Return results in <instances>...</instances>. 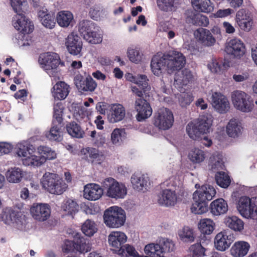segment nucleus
I'll return each instance as SVG.
<instances>
[{"mask_svg":"<svg viewBox=\"0 0 257 257\" xmlns=\"http://www.w3.org/2000/svg\"><path fill=\"white\" fill-rule=\"evenodd\" d=\"M46 16L45 19H41L42 24L46 28L49 29L53 28L56 24L55 17L51 15H46Z\"/></svg>","mask_w":257,"mask_h":257,"instance_id":"0e129e2a","label":"nucleus"},{"mask_svg":"<svg viewBox=\"0 0 257 257\" xmlns=\"http://www.w3.org/2000/svg\"><path fill=\"white\" fill-rule=\"evenodd\" d=\"M103 188L96 184H90L85 186L84 197L89 200H96L99 199L103 193Z\"/></svg>","mask_w":257,"mask_h":257,"instance_id":"cd10ccee","label":"nucleus"},{"mask_svg":"<svg viewBox=\"0 0 257 257\" xmlns=\"http://www.w3.org/2000/svg\"><path fill=\"white\" fill-rule=\"evenodd\" d=\"M84 155H86V157L91 160L92 162L94 161L100 160V158L101 155L99 153V151L93 148H87L83 150Z\"/></svg>","mask_w":257,"mask_h":257,"instance_id":"052dcab7","label":"nucleus"},{"mask_svg":"<svg viewBox=\"0 0 257 257\" xmlns=\"http://www.w3.org/2000/svg\"><path fill=\"white\" fill-rule=\"evenodd\" d=\"M166 54L162 56L156 55L153 56L151 63V67L153 74L156 76L160 75L164 70H168Z\"/></svg>","mask_w":257,"mask_h":257,"instance_id":"b1692460","label":"nucleus"},{"mask_svg":"<svg viewBox=\"0 0 257 257\" xmlns=\"http://www.w3.org/2000/svg\"><path fill=\"white\" fill-rule=\"evenodd\" d=\"M192 6L196 11L209 13L214 9L210 0H191Z\"/></svg>","mask_w":257,"mask_h":257,"instance_id":"72a5a7b5","label":"nucleus"},{"mask_svg":"<svg viewBox=\"0 0 257 257\" xmlns=\"http://www.w3.org/2000/svg\"><path fill=\"white\" fill-rule=\"evenodd\" d=\"M125 116V109L119 103L112 104L110 109L109 118L112 122L122 120Z\"/></svg>","mask_w":257,"mask_h":257,"instance_id":"c756f323","label":"nucleus"},{"mask_svg":"<svg viewBox=\"0 0 257 257\" xmlns=\"http://www.w3.org/2000/svg\"><path fill=\"white\" fill-rule=\"evenodd\" d=\"M156 3L159 10L164 12H175L177 9L175 0H157Z\"/></svg>","mask_w":257,"mask_h":257,"instance_id":"79ce46f5","label":"nucleus"},{"mask_svg":"<svg viewBox=\"0 0 257 257\" xmlns=\"http://www.w3.org/2000/svg\"><path fill=\"white\" fill-rule=\"evenodd\" d=\"M63 107L61 103H57L54 106L53 124L61 125L63 121Z\"/></svg>","mask_w":257,"mask_h":257,"instance_id":"603ef678","label":"nucleus"},{"mask_svg":"<svg viewBox=\"0 0 257 257\" xmlns=\"http://www.w3.org/2000/svg\"><path fill=\"white\" fill-rule=\"evenodd\" d=\"M231 99L235 108L241 111L248 112L253 108V100L251 97L243 91H233L231 94Z\"/></svg>","mask_w":257,"mask_h":257,"instance_id":"f8f14e48","label":"nucleus"},{"mask_svg":"<svg viewBox=\"0 0 257 257\" xmlns=\"http://www.w3.org/2000/svg\"><path fill=\"white\" fill-rule=\"evenodd\" d=\"M224 222L227 226L235 231H240L243 229V221L237 216H227Z\"/></svg>","mask_w":257,"mask_h":257,"instance_id":"4c0bfd02","label":"nucleus"},{"mask_svg":"<svg viewBox=\"0 0 257 257\" xmlns=\"http://www.w3.org/2000/svg\"><path fill=\"white\" fill-rule=\"evenodd\" d=\"M13 148V146L6 142H0V156L8 154L10 153Z\"/></svg>","mask_w":257,"mask_h":257,"instance_id":"338daca9","label":"nucleus"},{"mask_svg":"<svg viewBox=\"0 0 257 257\" xmlns=\"http://www.w3.org/2000/svg\"><path fill=\"white\" fill-rule=\"evenodd\" d=\"M212 104L220 113H226L229 108V103L226 97L220 92H215L212 94Z\"/></svg>","mask_w":257,"mask_h":257,"instance_id":"5701e85b","label":"nucleus"},{"mask_svg":"<svg viewBox=\"0 0 257 257\" xmlns=\"http://www.w3.org/2000/svg\"><path fill=\"white\" fill-rule=\"evenodd\" d=\"M189 250L193 257H203L205 255V249L200 243L191 245Z\"/></svg>","mask_w":257,"mask_h":257,"instance_id":"bf43d9fd","label":"nucleus"},{"mask_svg":"<svg viewBox=\"0 0 257 257\" xmlns=\"http://www.w3.org/2000/svg\"><path fill=\"white\" fill-rule=\"evenodd\" d=\"M76 87L81 92H92L97 87V83L90 76L84 78L82 76H77L75 79Z\"/></svg>","mask_w":257,"mask_h":257,"instance_id":"412c9836","label":"nucleus"},{"mask_svg":"<svg viewBox=\"0 0 257 257\" xmlns=\"http://www.w3.org/2000/svg\"><path fill=\"white\" fill-rule=\"evenodd\" d=\"M174 121L173 113L169 109L162 107L155 113L153 118L154 125L159 130L166 131L172 127Z\"/></svg>","mask_w":257,"mask_h":257,"instance_id":"9b49d317","label":"nucleus"},{"mask_svg":"<svg viewBox=\"0 0 257 257\" xmlns=\"http://www.w3.org/2000/svg\"><path fill=\"white\" fill-rule=\"evenodd\" d=\"M237 23L241 29L244 31L248 32L251 29L253 20L252 18L250 17L244 18Z\"/></svg>","mask_w":257,"mask_h":257,"instance_id":"e2e57ef3","label":"nucleus"},{"mask_svg":"<svg viewBox=\"0 0 257 257\" xmlns=\"http://www.w3.org/2000/svg\"><path fill=\"white\" fill-rule=\"evenodd\" d=\"M180 239L183 242H191L194 241V236L192 229L184 227L178 232Z\"/></svg>","mask_w":257,"mask_h":257,"instance_id":"6e6d98bb","label":"nucleus"},{"mask_svg":"<svg viewBox=\"0 0 257 257\" xmlns=\"http://www.w3.org/2000/svg\"><path fill=\"white\" fill-rule=\"evenodd\" d=\"M215 178L217 184L222 188H226L230 184L231 180L230 177L224 172H217Z\"/></svg>","mask_w":257,"mask_h":257,"instance_id":"de8ad7c7","label":"nucleus"},{"mask_svg":"<svg viewBox=\"0 0 257 257\" xmlns=\"http://www.w3.org/2000/svg\"><path fill=\"white\" fill-rule=\"evenodd\" d=\"M89 243L83 237H79L75 240V250L80 252H86L90 250Z\"/></svg>","mask_w":257,"mask_h":257,"instance_id":"864d4df0","label":"nucleus"},{"mask_svg":"<svg viewBox=\"0 0 257 257\" xmlns=\"http://www.w3.org/2000/svg\"><path fill=\"white\" fill-rule=\"evenodd\" d=\"M127 56L130 61L135 63H138L142 60V56L137 49H128Z\"/></svg>","mask_w":257,"mask_h":257,"instance_id":"680f3d73","label":"nucleus"},{"mask_svg":"<svg viewBox=\"0 0 257 257\" xmlns=\"http://www.w3.org/2000/svg\"><path fill=\"white\" fill-rule=\"evenodd\" d=\"M61 124L58 125V123H52L50 131L45 133L46 137L51 141H61L62 139L61 135Z\"/></svg>","mask_w":257,"mask_h":257,"instance_id":"37998d69","label":"nucleus"},{"mask_svg":"<svg viewBox=\"0 0 257 257\" xmlns=\"http://www.w3.org/2000/svg\"><path fill=\"white\" fill-rule=\"evenodd\" d=\"M229 66L228 62H226L225 60L220 59H213L208 64V68L214 73H223Z\"/></svg>","mask_w":257,"mask_h":257,"instance_id":"e433bc0d","label":"nucleus"},{"mask_svg":"<svg viewBox=\"0 0 257 257\" xmlns=\"http://www.w3.org/2000/svg\"><path fill=\"white\" fill-rule=\"evenodd\" d=\"M36 150L33 145L25 142L18 144L16 153L19 157L23 158V163L25 166L39 167L44 164L47 159L56 158V153L49 147L44 146L38 147V152L40 156L33 155Z\"/></svg>","mask_w":257,"mask_h":257,"instance_id":"f257e3e1","label":"nucleus"},{"mask_svg":"<svg viewBox=\"0 0 257 257\" xmlns=\"http://www.w3.org/2000/svg\"><path fill=\"white\" fill-rule=\"evenodd\" d=\"M81 230L85 235L91 236L97 231V228L94 221L87 219L82 224Z\"/></svg>","mask_w":257,"mask_h":257,"instance_id":"8fccbe9b","label":"nucleus"},{"mask_svg":"<svg viewBox=\"0 0 257 257\" xmlns=\"http://www.w3.org/2000/svg\"><path fill=\"white\" fill-rule=\"evenodd\" d=\"M39 62L46 70L56 69L59 65L64 66V62H61L59 56L55 53L41 54L39 58Z\"/></svg>","mask_w":257,"mask_h":257,"instance_id":"dca6fc26","label":"nucleus"},{"mask_svg":"<svg viewBox=\"0 0 257 257\" xmlns=\"http://www.w3.org/2000/svg\"><path fill=\"white\" fill-rule=\"evenodd\" d=\"M210 211L214 215H219L226 212L228 210L227 202L222 198L216 199L210 204Z\"/></svg>","mask_w":257,"mask_h":257,"instance_id":"473e14b6","label":"nucleus"},{"mask_svg":"<svg viewBox=\"0 0 257 257\" xmlns=\"http://www.w3.org/2000/svg\"><path fill=\"white\" fill-rule=\"evenodd\" d=\"M131 182L133 187L138 191L143 190V188L147 187L148 178L144 175L134 174L131 178Z\"/></svg>","mask_w":257,"mask_h":257,"instance_id":"a19ab883","label":"nucleus"},{"mask_svg":"<svg viewBox=\"0 0 257 257\" xmlns=\"http://www.w3.org/2000/svg\"><path fill=\"white\" fill-rule=\"evenodd\" d=\"M215 188L208 184L202 185L193 194L194 203L191 207V212L196 214H201L207 210L208 203L215 196Z\"/></svg>","mask_w":257,"mask_h":257,"instance_id":"f03ea898","label":"nucleus"},{"mask_svg":"<svg viewBox=\"0 0 257 257\" xmlns=\"http://www.w3.org/2000/svg\"><path fill=\"white\" fill-rule=\"evenodd\" d=\"M79 32L89 43L100 44L103 40V33L100 28L94 22L89 20H83L79 25Z\"/></svg>","mask_w":257,"mask_h":257,"instance_id":"7ed1b4c3","label":"nucleus"},{"mask_svg":"<svg viewBox=\"0 0 257 257\" xmlns=\"http://www.w3.org/2000/svg\"><path fill=\"white\" fill-rule=\"evenodd\" d=\"M62 251L65 253H68L75 250V241L65 240L62 246Z\"/></svg>","mask_w":257,"mask_h":257,"instance_id":"69168bd1","label":"nucleus"},{"mask_svg":"<svg viewBox=\"0 0 257 257\" xmlns=\"http://www.w3.org/2000/svg\"><path fill=\"white\" fill-rule=\"evenodd\" d=\"M188 157L190 161L194 163H200L205 158L204 152L197 148L192 150L190 152Z\"/></svg>","mask_w":257,"mask_h":257,"instance_id":"3c124183","label":"nucleus"},{"mask_svg":"<svg viewBox=\"0 0 257 257\" xmlns=\"http://www.w3.org/2000/svg\"><path fill=\"white\" fill-rule=\"evenodd\" d=\"M237 209L242 216L257 220V197H241L239 200Z\"/></svg>","mask_w":257,"mask_h":257,"instance_id":"9d476101","label":"nucleus"},{"mask_svg":"<svg viewBox=\"0 0 257 257\" xmlns=\"http://www.w3.org/2000/svg\"><path fill=\"white\" fill-rule=\"evenodd\" d=\"M116 253L125 257H141L135 248L128 244H123Z\"/></svg>","mask_w":257,"mask_h":257,"instance_id":"09e8293b","label":"nucleus"},{"mask_svg":"<svg viewBox=\"0 0 257 257\" xmlns=\"http://www.w3.org/2000/svg\"><path fill=\"white\" fill-rule=\"evenodd\" d=\"M125 137L124 128H115L111 134V141L115 145H119L122 142V138Z\"/></svg>","mask_w":257,"mask_h":257,"instance_id":"4d7b16f0","label":"nucleus"},{"mask_svg":"<svg viewBox=\"0 0 257 257\" xmlns=\"http://www.w3.org/2000/svg\"><path fill=\"white\" fill-rule=\"evenodd\" d=\"M108 240L111 249L116 253L126 241L127 236L123 232L112 231L108 235Z\"/></svg>","mask_w":257,"mask_h":257,"instance_id":"4be33fe9","label":"nucleus"},{"mask_svg":"<svg viewBox=\"0 0 257 257\" xmlns=\"http://www.w3.org/2000/svg\"><path fill=\"white\" fill-rule=\"evenodd\" d=\"M53 89V96L55 99L63 100L69 93V86L63 81L57 82Z\"/></svg>","mask_w":257,"mask_h":257,"instance_id":"7c9ffc66","label":"nucleus"},{"mask_svg":"<svg viewBox=\"0 0 257 257\" xmlns=\"http://www.w3.org/2000/svg\"><path fill=\"white\" fill-rule=\"evenodd\" d=\"M33 218L39 222L47 220L50 216L51 209L47 203H34L30 208Z\"/></svg>","mask_w":257,"mask_h":257,"instance_id":"2eb2a0df","label":"nucleus"},{"mask_svg":"<svg viewBox=\"0 0 257 257\" xmlns=\"http://www.w3.org/2000/svg\"><path fill=\"white\" fill-rule=\"evenodd\" d=\"M65 46L68 52L73 56H81L83 43L80 37L74 32L70 34L65 41Z\"/></svg>","mask_w":257,"mask_h":257,"instance_id":"f3484780","label":"nucleus"},{"mask_svg":"<svg viewBox=\"0 0 257 257\" xmlns=\"http://www.w3.org/2000/svg\"><path fill=\"white\" fill-rule=\"evenodd\" d=\"M10 1L11 6L14 10L19 15V18L14 24L15 28L23 34L31 33L34 29V26L32 22L21 13L22 12V6L25 0Z\"/></svg>","mask_w":257,"mask_h":257,"instance_id":"0eeeda50","label":"nucleus"},{"mask_svg":"<svg viewBox=\"0 0 257 257\" xmlns=\"http://www.w3.org/2000/svg\"><path fill=\"white\" fill-rule=\"evenodd\" d=\"M186 21L188 24L201 27H207L209 24L208 17L202 14L188 10L186 12Z\"/></svg>","mask_w":257,"mask_h":257,"instance_id":"393cba45","label":"nucleus"},{"mask_svg":"<svg viewBox=\"0 0 257 257\" xmlns=\"http://www.w3.org/2000/svg\"><path fill=\"white\" fill-rule=\"evenodd\" d=\"M168 70L179 71L186 64V58L182 53L176 51L166 54Z\"/></svg>","mask_w":257,"mask_h":257,"instance_id":"4468645a","label":"nucleus"},{"mask_svg":"<svg viewBox=\"0 0 257 257\" xmlns=\"http://www.w3.org/2000/svg\"><path fill=\"white\" fill-rule=\"evenodd\" d=\"M135 109L138 112L137 119L141 121L150 117L152 109L150 103L143 98H139L135 101Z\"/></svg>","mask_w":257,"mask_h":257,"instance_id":"aec40b11","label":"nucleus"},{"mask_svg":"<svg viewBox=\"0 0 257 257\" xmlns=\"http://www.w3.org/2000/svg\"><path fill=\"white\" fill-rule=\"evenodd\" d=\"M193 76L191 71L188 69H184L182 71H178L175 74L174 84L179 88H182L191 82Z\"/></svg>","mask_w":257,"mask_h":257,"instance_id":"bb28decb","label":"nucleus"},{"mask_svg":"<svg viewBox=\"0 0 257 257\" xmlns=\"http://www.w3.org/2000/svg\"><path fill=\"white\" fill-rule=\"evenodd\" d=\"M6 176L9 182L18 183L23 177L22 171L19 168H11L7 172Z\"/></svg>","mask_w":257,"mask_h":257,"instance_id":"a18cd8bd","label":"nucleus"},{"mask_svg":"<svg viewBox=\"0 0 257 257\" xmlns=\"http://www.w3.org/2000/svg\"><path fill=\"white\" fill-rule=\"evenodd\" d=\"M250 248L249 244L244 241L235 242L230 249L231 254L234 257H243Z\"/></svg>","mask_w":257,"mask_h":257,"instance_id":"2f4dec72","label":"nucleus"},{"mask_svg":"<svg viewBox=\"0 0 257 257\" xmlns=\"http://www.w3.org/2000/svg\"><path fill=\"white\" fill-rule=\"evenodd\" d=\"M73 20V16L69 11H61L57 16V22L62 27H67Z\"/></svg>","mask_w":257,"mask_h":257,"instance_id":"58836bf2","label":"nucleus"},{"mask_svg":"<svg viewBox=\"0 0 257 257\" xmlns=\"http://www.w3.org/2000/svg\"><path fill=\"white\" fill-rule=\"evenodd\" d=\"M102 186L106 195L115 199L124 198L127 194L125 185L118 182L113 178H106L102 183Z\"/></svg>","mask_w":257,"mask_h":257,"instance_id":"6e6552de","label":"nucleus"},{"mask_svg":"<svg viewBox=\"0 0 257 257\" xmlns=\"http://www.w3.org/2000/svg\"><path fill=\"white\" fill-rule=\"evenodd\" d=\"M244 44L239 39H233L226 44L225 48L226 53L234 58L240 59L245 53Z\"/></svg>","mask_w":257,"mask_h":257,"instance_id":"a211bd4d","label":"nucleus"},{"mask_svg":"<svg viewBox=\"0 0 257 257\" xmlns=\"http://www.w3.org/2000/svg\"><path fill=\"white\" fill-rule=\"evenodd\" d=\"M250 17H251L250 14L247 13L245 9H240L236 13L235 18L236 22L238 23V22L242 21L243 19Z\"/></svg>","mask_w":257,"mask_h":257,"instance_id":"774afa93","label":"nucleus"},{"mask_svg":"<svg viewBox=\"0 0 257 257\" xmlns=\"http://www.w3.org/2000/svg\"><path fill=\"white\" fill-rule=\"evenodd\" d=\"M177 197L175 191L166 189L163 190L159 196L158 203L166 206H174L177 202Z\"/></svg>","mask_w":257,"mask_h":257,"instance_id":"c85d7f7f","label":"nucleus"},{"mask_svg":"<svg viewBox=\"0 0 257 257\" xmlns=\"http://www.w3.org/2000/svg\"><path fill=\"white\" fill-rule=\"evenodd\" d=\"M208 167L209 169L212 172L223 169L224 165L222 156L217 152L213 154L209 158Z\"/></svg>","mask_w":257,"mask_h":257,"instance_id":"c9c22d12","label":"nucleus"},{"mask_svg":"<svg viewBox=\"0 0 257 257\" xmlns=\"http://www.w3.org/2000/svg\"><path fill=\"white\" fill-rule=\"evenodd\" d=\"M66 131L72 137L76 138H82L84 132L80 126L75 121H71L68 123L66 125Z\"/></svg>","mask_w":257,"mask_h":257,"instance_id":"c03bdc74","label":"nucleus"},{"mask_svg":"<svg viewBox=\"0 0 257 257\" xmlns=\"http://www.w3.org/2000/svg\"><path fill=\"white\" fill-rule=\"evenodd\" d=\"M242 126L241 122L235 118L231 119L226 126V132L230 137H237L241 134Z\"/></svg>","mask_w":257,"mask_h":257,"instance_id":"f704fd0d","label":"nucleus"},{"mask_svg":"<svg viewBox=\"0 0 257 257\" xmlns=\"http://www.w3.org/2000/svg\"><path fill=\"white\" fill-rule=\"evenodd\" d=\"M103 219L106 225L109 227L118 228L124 223L125 213L121 207L112 206L104 211Z\"/></svg>","mask_w":257,"mask_h":257,"instance_id":"1a4fd4ad","label":"nucleus"},{"mask_svg":"<svg viewBox=\"0 0 257 257\" xmlns=\"http://www.w3.org/2000/svg\"><path fill=\"white\" fill-rule=\"evenodd\" d=\"M90 136L92 138L93 145L98 148L102 147L105 143L106 138L103 133H97L96 131L94 130L91 132Z\"/></svg>","mask_w":257,"mask_h":257,"instance_id":"5fc2aeb1","label":"nucleus"},{"mask_svg":"<svg viewBox=\"0 0 257 257\" xmlns=\"http://www.w3.org/2000/svg\"><path fill=\"white\" fill-rule=\"evenodd\" d=\"M194 35L198 42L204 46H212L216 42L211 33L206 29L199 28L194 32Z\"/></svg>","mask_w":257,"mask_h":257,"instance_id":"a878e982","label":"nucleus"},{"mask_svg":"<svg viewBox=\"0 0 257 257\" xmlns=\"http://www.w3.org/2000/svg\"><path fill=\"white\" fill-rule=\"evenodd\" d=\"M131 81L138 85L141 89L144 92L149 91L151 89L150 86L149 85V79L147 76L144 74H139L137 76H132Z\"/></svg>","mask_w":257,"mask_h":257,"instance_id":"ea45409f","label":"nucleus"},{"mask_svg":"<svg viewBox=\"0 0 257 257\" xmlns=\"http://www.w3.org/2000/svg\"><path fill=\"white\" fill-rule=\"evenodd\" d=\"M62 208L63 210L70 215L75 214L79 210V205L73 200L68 199L64 203Z\"/></svg>","mask_w":257,"mask_h":257,"instance_id":"13d9d810","label":"nucleus"},{"mask_svg":"<svg viewBox=\"0 0 257 257\" xmlns=\"http://www.w3.org/2000/svg\"><path fill=\"white\" fill-rule=\"evenodd\" d=\"M2 219L7 224L15 223L18 225H23L26 222L25 216L23 215L21 211L11 207H6L3 209Z\"/></svg>","mask_w":257,"mask_h":257,"instance_id":"ddd939ff","label":"nucleus"},{"mask_svg":"<svg viewBox=\"0 0 257 257\" xmlns=\"http://www.w3.org/2000/svg\"><path fill=\"white\" fill-rule=\"evenodd\" d=\"M212 124L211 117L203 115L196 122H189L186 126V132L190 138L196 140L200 138L201 135L209 133Z\"/></svg>","mask_w":257,"mask_h":257,"instance_id":"423d86ee","label":"nucleus"},{"mask_svg":"<svg viewBox=\"0 0 257 257\" xmlns=\"http://www.w3.org/2000/svg\"><path fill=\"white\" fill-rule=\"evenodd\" d=\"M41 184L46 190L55 195L63 194L68 187L67 184L58 175L49 172L44 174Z\"/></svg>","mask_w":257,"mask_h":257,"instance_id":"20e7f679","label":"nucleus"},{"mask_svg":"<svg viewBox=\"0 0 257 257\" xmlns=\"http://www.w3.org/2000/svg\"><path fill=\"white\" fill-rule=\"evenodd\" d=\"M234 239V237L230 231H221L215 236L214 245L217 250L225 251L230 247Z\"/></svg>","mask_w":257,"mask_h":257,"instance_id":"6ab92c4d","label":"nucleus"},{"mask_svg":"<svg viewBox=\"0 0 257 257\" xmlns=\"http://www.w3.org/2000/svg\"><path fill=\"white\" fill-rule=\"evenodd\" d=\"M175 244L168 238H163L159 243H150L145 247V253L151 257H168L169 253L175 251Z\"/></svg>","mask_w":257,"mask_h":257,"instance_id":"39448f33","label":"nucleus"},{"mask_svg":"<svg viewBox=\"0 0 257 257\" xmlns=\"http://www.w3.org/2000/svg\"><path fill=\"white\" fill-rule=\"evenodd\" d=\"M198 228L202 233L210 234L214 229V223L210 219H202L200 221Z\"/></svg>","mask_w":257,"mask_h":257,"instance_id":"49530a36","label":"nucleus"}]
</instances>
